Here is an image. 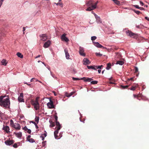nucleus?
I'll return each mask as SVG.
<instances>
[{
    "label": "nucleus",
    "instance_id": "obj_1",
    "mask_svg": "<svg viewBox=\"0 0 149 149\" xmlns=\"http://www.w3.org/2000/svg\"><path fill=\"white\" fill-rule=\"evenodd\" d=\"M0 105L5 109H10V102L8 97L5 98V96H0Z\"/></svg>",
    "mask_w": 149,
    "mask_h": 149
},
{
    "label": "nucleus",
    "instance_id": "obj_2",
    "mask_svg": "<svg viewBox=\"0 0 149 149\" xmlns=\"http://www.w3.org/2000/svg\"><path fill=\"white\" fill-rule=\"evenodd\" d=\"M31 103L33 105L36 110H37V97H36V100L34 101L32 100H31Z\"/></svg>",
    "mask_w": 149,
    "mask_h": 149
},
{
    "label": "nucleus",
    "instance_id": "obj_3",
    "mask_svg": "<svg viewBox=\"0 0 149 149\" xmlns=\"http://www.w3.org/2000/svg\"><path fill=\"white\" fill-rule=\"evenodd\" d=\"M47 105L49 109H53L54 108L53 102L51 98L49 99V102L47 104Z\"/></svg>",
    "mask_w": 149,
    "mask_h": 149
},
{
    "label": "nucleus",
    "instance_id": "obj_4",
    "mask_svg": "<svg viewBox=\"0 0 149 149\" xmlns=\"http://www.w3.org/2000/svg\"><path fill=\"white\" fill-rule=\"evenodd\" d=\"M40 39L42 41H45L47 39V36L46 34H42L39 36Z\"/></svg>",
    "mask_w": 149,
    "mask_h": 149
},
{
    "label": "nucleus",
    "instance_id": "obj_5",
    "mask_svg": "<svg viewBox=\"0 0 149 149\" xmlns=\"http://www.w3.org/2000/svg\"><path fill=\"white\" fill-rule=\"evenodd\" d=\"M126 34L128 36H130V37H134L136 36V34L132 32L131 31L129 30H127L126 31Z\"/></svg>",
    "mask_w": 149,
    "mask_h": 149
},
{
    "label": "nucleus",
    "instance_id": "obj_6",
    "mask_svg": "<svg viewBox=\"0 0 149 149\" xmlns=\"http://www.w3.org/2000/svg\"><path fill=\"white\" fill-rule=\"evenodd\" d=\"M84 52V48L83 47H80L79 48V54L81 56L85 57L86 56V54Z\"/></svg>",
    "mask_w": 149,
    "mask_h": 149
},
{
    "label": "nucleus",
    "instance_id": "obj_7",
    "mask_svg": "<svg viewBox=\"0 0 149 149\" xmlns=\"http://www.w3.org/2000/svg\"><path fill=\"white\" fill-rule=\"evenodd\" d=\"M51 44V41L50 40H48L45 42L43 45V47L45 48H47L49 47Z\"/></svg>",
    "mask_w": 149,
    "mask_h": 149
},
{
    "label": "nucleus",
    "instance_id": "obj_8",
    "mask_svg": "<svg viewBox=\"0 0 149 149\" xmlns=\"http://www.w3.org/2000/svg\"><path fill=\"white\" fill-rule=\"evenodd\" d=\"M66 34L64 33L61 36V39L62 40L66 42H68L69 41L68 38L66 37Z\"/></svg>",
    "mask_w": 149,
    "mask_h": 149
},
{
    "label": "nucleus",
    "instance_id": "obj_9",
    "mask_svg": "<svg viewBox=\"0 0 149 149\" xmlns=\"http://www.w3.org/2000/svg\"><path fill=\"white\" fill-rule=\"evenodd\" d=\"M13 127L17 130H20L21 127L19 124L17 123H14V125L13 126Z\"/></svg>",
    "mask_w": 149,
    "mask_h": 149
},
{
    "label": "nucleus",
    "instance_id": "obj_10",
    "mask_svg": "<svg viewBox=\"0 0 149 149\" xmlns=\"http://www.w3.org/2000/svg\"><path fill=\"white\" fill-rule=\"evenodd\" d=\"M23 93H20V95L19 96L18 100L19 102H24V100L23 99Z\"/></svg>",
    "mask_w": 149,
    "mask_h": 149
},
{
    "label": "nucleus",
    "instance_id": "obj_11",
    "mask_svg": "<svg viewBox=\"0 0 149 149\" xmlns=\"http://www.w3.org/2000/svg\"><path fill=\"white\" fill-rule=\"evenodd\" d=\"M95 14V17L96 19L97 22L98 23H102V21L100 17L97 15L96 14Z\"/></svg>",
    "mask_w": 149,
    "mask_h": 149
},
{
    "label": "nucleus",
    "instance_id": "obj_12",
    "mask_svg": "<svg viewBox=\"0 0 149 149\" xmlns=\"http://www.w3.org/2000/svg\"><path fill=\"white\" fill-rule=\"evenodd\" d=\"M5 144L7 145H10L14 143V141L13 140H7L5 141Z\"/></svg>",
    "mask_w": 149,
    "mask_h": 149
},
{
    "label": "nucleus",
    "instance_id": "obj_13",
    "mask_svg": "<svg viewBox=\"0 0 149 149\" xmlns=\"http://www.w3.org/2000/svg\"><path fill=\"white\" fill-rule=\"evenodd\" d=\"M81 79L82 80H83L85 81L86 82H90L93 80V79L91 78L86 77L82 78H81Z\"/></svg>",
    "mask_w": 149,
    "mask_h": 149
},
{
    "label": "nucleus",
    "instance_id": "obj_14",
    "mask_svg": "<svg viewBox=\"0 0 149 149\" xmlns=\"http://www.w3.org/2000/svg\"><path fill=\"white\" fill-rule=\"evenodd\" d=\"M84 64L85 65H88L90 63V62L86 58H85L83 60Z\"/></svg>",
    "mask_w": 149,
    "mask_h": 149
},
{
    "label": "nucleus",
    "instance_id": "obj_15",
    "mask_svg": "<svg viewBox=\"0 0 149 149\" xmlns=\"http://www.w3.org/2000/svg\"><path fill=\"white\" fill-rule=\"evenodd\" d=\"M93 1L92 0H90L88 1L86 4L87 6H92L93 5Z\"/></svg>",
    "mask_w": 149,
    "mask_h": 149
},
{
    "label": "nucleus",
    "instance_id": "obj_16",
    "mask_svg": "<svg viewBox=\"0 0 149 149\" xmlns=\"http://www.w3.org/2000/svg\"><path fill=\"white\" fill-rule=\"evenodd\" d=\"M56 127L55 128L58 129V130H60L61 128V125L59 123L58 121H56Z\"/></svg>",
    "mask_w": 149,
    "mask_h": 149
},
{
    "label": "nucleus",
    "instance_id": "obj_17",
    "mask_svg": "<svg viewBox=\"0 0 149 149\" xmlns=\"http://www.w3.org/2000/svg\"><path fill=\"white\" fill-rule=\"evenodd\" d=\"M3 129V130L6 131V132L7 133H8L9 132V130L10 129L9 127L8 126H4Z\"/></svg>",
    "mask_w": 149,
    "mask_h": 149
},
{
    "label": "nucleus",
    "instance_id": "obj_18",
    "mask_svg": "<svg viewBox=\"0 0 149 149\" xmlns=\"http://www.w3.org/2000/svg\"><path fill=\"white\" fill-rule=\"evenodd\" d=\"M56 130L54 132V136L55 138L57 139L58 138V136L57 135L58 133V131L59 130H58V129H56Z\"/></svg>",
    "mask_w": 149,
    "mask_h": 149
},
{
    "label": "nucleus",
    "instance_id": "obj_19",
    "mask_svg": "<svg viewBox=\"0 0 149 149\" xmlns=\"http://www.w3.org/2000/svg\"><path fill=\"white\" fill-rule=\"evenodd\" d=\"M65 52V54L66 57L67 59H69L70 55L69 53L68 52V50L67 49H65L64 50Z\"/></svg>",
    "mask_w": 149,
    "mask_h": 149
},
{
    "label": "nucleus",
    "instance_id": "obj_20",
    "mask_svg": "<svg viewBox=\"0 0 149 149\" xmlns=\"http://www.w3.org/2000/svg\"><path fill=\"white\" fill-rule=\"evenodd\" d=\"M30 138L31 136L30 135L28 136L27 137V140L30 142H31L32 143H33L34 142V140L32 138Z\"/></svg>",
    "mask_w": 149,
    "mask_h": 149
},
{
    "label": "nucleus",
    "instance_id": "obj_21",
    "mask_svg": "<svg viewBox=\"0 0 149 149\" xmlns=\"http://www.w3.org/2000/svg\"><path fill=\"white\" fill-rule=\"evenodd\" d=\"M94 45L95 46L99 48H102L104 47L102 45H101L98 42H94Z\"/></svg>",
    "mask_w": 149,
    "mask_h": 149
},
{
    "label": "nucleus",
    "instance_id": "obj_22",
    "mask_svg": "<svg viewBox=\"0 0 149 149\" xmlns=\"http://www.w3.org/2000/svg\"><path fill=\"white\" fill-rule=\"evenodd\" d=\"M49 122L50 123L49 127H54L55 126V123L52 120H49Z\"/></svg>",
    "mask_w": 149,
    "mask_h": 149
},
{
    "label": "nucleus",
    "instance_id": "obj_23",
    "mask_svg": "<svg viewBox=\"0 0 149 149\" xmlns=\"http://www.w3.org/2000/svg\"><path fill=\"white\" fill-rule=\"evenodd\" d=\"M95 9V8H94L93 7V6H89V7L86 9V11H91Z\"/></svg>",
    "mask_w": 149,
    "mask_h": 149
},
{
    "label": "nucleus",
    "instance_id": "obj_24",
    "mask_svg": "<svg viewBox=\"0 0 149 149\" xmlns=\"http://www.w3.org/2000/svg\"><path fill=\"white\" fill-rule=\"evenodd\" d=\"M15 136L18 138H21L22 136V133L21 132H19L18 133H15Z\"/></svg>",
    "mask_w": 149,
    "mask_h": 149
},
{
    "label": "nucleus",
    "instance_id": "obj_25",
    "mask_svg": "<svg viewBox=\"0 0 149 149\" xmlns=\"http://www.w3.org/2000/svg\"><path fill=\"white\" fill-rule=\"evenodd\" d=\"M1 63L2 65L5 66H6L7 64L6 61L5 59L2 60L1 62Z\"/></svg>",
    "mask_w": 149,
    "mask_h": 149
},
{
    "label": "nucleus",
    "instance_id": "obj_26",
    "mask_svg": "<svg viewBox=\"0 0 149 149\" xmlns=\"http://www.w3.org/2000/svg\"><path fill=\"white\" fill-rule=\"evenodd\" d=\"M124 63V62L122 61H118L117 62L116 64H118L120 65H122Z\"/></svg>",
    "mask_w": 149,
    "mask_h": 149
},
{
    "label": "nucleus",
    "instance_id": "obj_27",
    "mask_svg": "<svg viewBox=\"0 0 149 149\" xmlns=\"http://www.w3.org/2000/svg\"><path fill=\"white\" fill-rule=\"evenodd\" d=\"M87 67L88 68V69H92L93 70H96V68L95 67V66H87Z\"/></svg>",
    "mask_w": 149,
    "mask_h": 149
},
{
    "label": "nucleus",
    "instance_id": "obj_28",
    "mask_svg": "<svg viewBox=\"0 0 149 149\" xmlns=\"http://www.w3.org/2000/svg\"><path fill=\"white\" fill-rule=\"evenodd\" d=\"M111 63H108L107 65V67L106 68V69L108 70H109L110 68H111Z\"/></svg>",
    "mask_w": 149,
    "mask_h": 149
},
{
    "label": "nucleus",
    "instance_id": "obj_29",
    "mask_svg": "<svg viewBox=\"0 0 149 149\" xmlns=\"http://www.w3.org/2000/svg\"><path fill=\"white\" fill-rule=\"evenodd\" d=\"M17 55L18 57H19L21 58H22L23 57V55H22L21 53L19 52L17 53Z\"/></svg>",
    "mask_w": 149,
    "mask_h": 149
},
{
    "label": "nucleus",
    "instance_id": "obj_30",
    "mask_svg": "<svg viewBox=\"0 0 149 149\" xmlns=\"http://www.w3.org/2000/svg\"><path fill=\"white\" fill-rule=\"evenodd\" d=\"M120 87L124 89L127 88H128V85L123 86V85H121L120 86Z\"/></svg>",
    "mask_w": 149,
    "mask_h": 149
},
{
    "label": "nucleus",
    "instance_id": "obj_31",
    "mask_svg": "<svg viewBox=\"0 0 149 149\" xmlns=\"http://www.w3.org/2000/svg\"><path fill=\"white\" fill-rule=\"evenodd\" d=\"M98 83V81H93L91 82V84H97Z\"/></svg>",
    "mask_w": 149,
    "mask_h": 149
},
{
    "label": "nucleus",
    "instance_id": "obj_32",
    "mask_svg": "<svg viewBox=\"0 0 149 149\" xmlns=\"http://www.w3.org/2000/svg\"><path fill=\"white\" fill-rule=\"evenodd\" d=\"M98 3V1H97L96 3L94 4V5H93V7L94 8H96V6L97 3Z\"/></svg>",
    "mask_w": 149,
    "mask_h": 149
},
{
    "label": "nucleus",
    "instance_id": "obj_33",
    "mask_svg": "<svg viewBox=\"0 0 149 149\" xmlns=\"http://www.w3.org/2000/svg\"><path fill=\"white\" fill-rule=\"evenodd\" d=\"M95 54L97 56L100 57L102 55V54H101L100 53L96 52L95 53Z\"/></svg>",
    "mask_w": 149,
    "mask_h": 149
},
{
    "label": "nucleus",
    "instance_id": "obj_34",
    "mask_svg": "<svg viewBox=\"0 0 149 149\" xmlns=\"http://www.w3.org/2000/svg\"><path fill=\"white\" fill-rule=\"evenodd\" d=\"M133 10L138 15H139L140 13H141V12L139 11L136 10Z\"/></svg>",
    "mask_w": 149,
    "mask_h": 149
},
{
    "label": "nucleus",
    "instance_id": "obj_35",
    "mask_svg": "<svg viewBox=\"0 0 149 149\" xmlns=\"http://www.w3.org/2000/svg\"><path fill=\"white\" fill-rule=\"evenodd\" d=\"M72 79L74 81H77V80H81V78L80 79L77 78H74V77H72Z\"/></svg>",
    "mask_w": 149,
    "mask_h": 149
},
{
    "label": "nucleus",
    "instance_id": "obj_36",
    "mask_svg": "<svg viewBox=\"0 0 149 149\" xmlns=\"http://www.w3.org/2000/svg\"><path fill=\"white\" fill-rule=\"evenodd\" d=\"M10 123L11 126L13 127V126L14 125V124L13 120H11L10 121Z\"/></svg>",
    "mask_w": 149,
    "mask_h": 149
},
{
    "label": "nucleus",
    "instance_id": "obj_37",
    "mask_svg": "<svg viewBox=\"0 0 149 149\" xmlns=\"http://www.w3.org/2000/svg\"><path fill=\"white\" fill-rule=\"evenodd\" d=\"M103 67V65H100V66H95V67L96 68V69H101L102 67Z\"/></svg>",
    "mask_w": 149,
    "mask_h": 149
},
{
    "label": "nucleus",
    "instance_id": "obj_38",
    "mask_svg": "<svg viewBox=\"0 0 149 149\" xmlns=\"http://www.w3.org/2000/svg\"><path fill=\"white\" fill-rule=\"evenodd\" d=\"M96 37L95 36H92L91 38V40H94L96 38Z\"/></svg>",
    "mask_w": 149,
    "mask_h": 149
},
{
    "label": "nucleus",
    "instance_id": "obj_39",
    "mask_svg": "<svg viewBox=\"0 0 149 149\" xmlns=\"http://www.w3.org/2000/svg\"><path fill=\"white\" fill-rule=\"evenodd\" d=\"M134 69H135L134 72L136 73L138 71V68L137 67H135L134 68Z\"/></svg>",
    "mask_w": 149,
    "mask_h": 149
},
{
    "label": "nucleus",
    "instance_id": "obj_40",
    "mask_svg": "<svg viewBox=\"0 0 149 149\" xmlns=\"http://www.w3.org/2000/svg\"><path fill=\"white\" fill-rule=\"evenodd\" d=\"M31 122L32 123L34 124L36 126V128L37 129V125L36 124V123L34 121H31Z\"/></svg>",
    "mask_w": 149,
    "mask_h": 149
},
{
    "label": "nucleus",
    "instance_id": "obj_41",
    "mask_svg": "<svg viewBox=\"0 0 149 149\" xmlns=\"http://www.w3.org/2000/svg\"><path fill=\"white\" fill-rule=\"evenodd\" d=\"M18 143H15L13 146V147L15 148H17L18 146Z\"/></svg>",
    "mask_w": 149,
    "mask_h": 149
},
{
    "label": "nucleus",
    "instance_id": "obj_42",
    "mask_svg": "<svg viewBox=\"0 0 149 149\" xmlns=\"http://www.w3.org/2000/svg\"><path fill=\"white\" fill-rule=\"evenodd\" d=\"M70 93H65V96L68 97H70Z\"/></svg>",
    "mask_w": 149,
    "mask_h": 149
},
{
    "label": "nucleus",
    "instance_id": "obj_43",
    "mask_svg": "<svg viewBox=\"0 0 149 149\" xmlns=\"http://www.w3.org/2000/svg\"><path fill=\"white\" fill-rule=\"evenodd\" d=\"M34 80H35L36 81H37V79H36V78H33L31 79L30 81H31V82H32Z\"/></svg>",
    "mask_w": 149,
    "mask_h": 149
},
{
    "label": "nucleus",
    "instance_id": "obj_44",
    "mask_svg": "<svg viewBox=\"0 0 149 149\" xmlns=\"http://www.w3.org/2000/svg\"><path fill=\"white\" fill-rule=\"evenodd\" d=\"M136 88V86H132V87L130 89L132 91H134Z\"/></svg>",
    "mask_w": 149,
    "mask_h": 149
},
{
    "label": "nucleus",
    "instance_id": "obj_45",
    "mask_svg": "<svg viewBox=\"0 0 149 149\" xmlns=\"http://www.w3.org/2000/svg\"><path fill=\"white\" fill-rule=\"evenodd\" d=\"M40 137L41 139L42 140H43L44 139L45 137L43 136V135H42L40 136Z\"/></svg>",
    "mask_w": 149,
    "mask_h": 149
},
{
    "label": "nucleus",
    "instance_id": "obj_46",
    "mask_svg": "<svg viewBox=\"0 0 149 149\" xmlns=\"http://www.w3.org/2000/svg\"><path fill=\"white\" fill-rule=\"evenodd\" d=\"M56 5H59L61 6L62 7V3H56Z\"/></svg>",
    "mask_w": 149,
    "mask_h": 149
},
{
    "label": "nucleus",
    "instance_id": "obj_47",
    "mask_svg": "<svg viewBox=\"0 0 149 149\" xmlns=\"http://www.w3.org/2000/svg\"><path fill=\"white\" fill-rule=\"evenodd\" d=\"M133 96L134 98H137L138 99V98L139 97V95H136L135 94L133 95Z\"/></svg>",
    "mask_w": 149,
    "mask_h": 149
},
{
    "label": "nucleus",
    "instance_id": "obj_48",
    "mask_svg": "<svg viewBox=\"0 0 149 149\" xmlns=\"http://www.w3.org/2000/svg\"><path fill=\"white\" fill-rule=\"evenodd\" d=\"M134 6L136 8L138 9H140V7H139L138 5H134Z\"/></svg>",
    "mask_w": 149,
    "mask_h": 149
},
{
    "label": "nucleus",
    "instance_id": "obj_49",
    "mask_svg": "<svg viewBox=\"0 0 149 149\" xmlns=\"http://www.w3.org/2000/svg\"><path fill=\"white\" fill-rule=\"evenodd\" d=\"M23 129L25 131H26L28 129L26 126H25L23 128Z\"/></svg>",
    "mask_w": 149,
    "mask_h": 149
},
{
    "label": "nucleus",
    "instance_id": "obj_50",
    "mask_svg": "<svg viewBox=\"0 0 149 149\" xmlns=\"http://www.w3.org/2000/svg\"><path fill=\"white\" fill-rule=\"evenodd\" d=\"M62 134H61V133H60V135H59V137H58V138H57V139H60L61 137H62Z\"/></svg>",
    "mask_w": 149,
    "mask_h": 149
},
{
    "label": "nucleus",
    "instance_id": "obj_51",
    "mask_svg": "<svg viewBox=\"0 0 149 149\" xmlns=\"http://www.w3.org/2000/svg\"><path fill=\"white\" fill-rule=\"evenodd\" d=\"M29 134H30L31 132V130L30 129H28V130L26 131Z\"/></svg>",
    "mask_w": 149,
    "mask_h": 149
},
{
    "label": "nucleus",
    "instance_id": "obj_52",
    "mask_svg": "<svg viewBox=\"0 0 149 149\" xmlns=\"http://www.w3.org/2000/svg\"><path fill=\"white\" fill-rule=\"evenodd\" d=\"M54 118L56 122L57 121V116H55Z\"/></svg>",
    "mask_w": 149,
    "mask_h": 149
},
{
    "label": "nucleus",
    "instance_id": "obj_53",
    "mask_svg": "<svg viewBox=\"0 0 149 149\" xmlns=\"http://www.w3.org/2000/svg\"><path fill=\"white\" fill-rule=\"evenodd\" d=\"M140 4L141 5V6H143L144 3L142 1H140Z\"/></svg>",
    "mask_w": 149,
    "mask_h": 149
},
{
    "label": "nucleus",
    "instance_id": "obj_54",
    "mask_svg": "<svg viewBox=\"0 0 149 149\" xmlns=\"http://www.w3.org/2000/svg\"><path fill=\"white\" fill-rule=\"evenodd\" d=\"M75 92H71L70 93V96L72 95Z\"/></svg>",
    "mask_w": 149,
    "mask_h": 149
},
{
    "label": "nucleus",
    "instance_id": "obj_55",
    "mask_svg": "<svg viewBox=\"0 0 149 149\" xmlns=\"http://www.w3.org/2000/svg\"><path fill=\"white\" fill-rule=\"evenodd\" d=\"M141 10H144L145 9L143 7H140L139 9Z\"/></svg>",
    "mask_w": 149,
    "mask_h": 149
},
{
    "label": "nucleus",
    "instance_id": "obj_56",
    "mask_svg": "<svg viewBox=\"0 0 149 149\" xmlns=\"http://www.w3.org/2000/svg\"><path fill=\"white\" fill-rule=\"evenodd\" d=\"M145 19L147 20L148 21H149V18L147 17H145Z\"/></svg>",
    "mask_w": 149,
    "mask_h": 149
},
{
    "label": "nucleus",
    "instance_id": "obj_57",
    "mask_svg": "<svg viewBox=\"0 0 149 149\" xmlns=\"http://www.w3.org/2000/svg\"><path fill=\"white\" fill-rule=\"evenodd\" d=\"M53 93H54V95L56 96V95H56V92H55V91H53Z\"/></svg>",
    "mask_w": 149,
    "mask_h": 149
},
{
    "label": "nucleus",
    "instance_id": "obj_58",
    "mask_svg": "<svg viewBox=\"0 0 149 149\" xmlns=\"http://www.w3.org/2000/svg\"><path fill=\"white\" fill-rule=\"evenodd\" d=\"M35 120L36 122H37V117L36 116L35 118Z\"/></svg>",
    "mask_w": 149,
    "mask_h": 149
},
{
    "label": "nucleus",
    "instance_id": "obj_59",
    "mask_svg": "<svg viewBox=\"0 0 149 149\" xmlns=\"http://www.w3.org/2000/svg\"><path fill=\"white\" fill-rule=\"evenodd\" d=\"M98 72L99 73H100L101 72V70L100 69H99L98 70Z\"/></svg>",
    "mask_w": 149,
    "mask_h": 149
},
{
    "label": "nucleus",
    "instance_id": "obj_60",
    "mask_svg": "<svg viewBox=\"0 0 149 149\" xmlns=\"http://www.w3.org/2000/svg\"><path fill=\"white\" fill-rule=\"evenodd\" d=\"M25 84H27V85H29V86H31V84H28V83H27L26 82L25 83Z\"/></svg>",
    "mask_w": 149,
    "mask_h": 149
},
{
    "label": "nucleus",
    "instance_id": "obj_61",
    "mask_svg": "<svg viewBox=\"0 0 149 149\" xmlns=\"http://www.w3.org/2000/svg\"><path fill=\"white\" fill-rule=\"evenodd\" d=\"M23 31H25V27H23Z\"/></svg>",
    "mask_w": 149,
    "mask_h": 149
},
{
    "label": "nucleus",
    "instance_id": "obj_62",
    "mask_svg": "<svg viewBox=\"0 0 149 149\" xmlns=\"http://www.w3.org/2000/svg\"><path fill=\"white\" fill-rule=\"evenodd\" d=\"M42 63V66H43V65H44L45 66V64H44V63L43 62H41Z\"/></svg>",
    "mask_w": 149,
    "mask_h": 149
},
{
    "label": "nucleus",
    "instance_id": "obj_63",
    "mask_svg": "<svg viewBox=\"0 0 149 149\" xmlns=\"http://www.w3.org/2000/svg\"><path fill=\"white\" fill-rule=\"evenodd\" d=\"M91 13H92L94 15V16H95V13H94V12L93 11H92L91 12Z\"/></svg>",
    "mask_w": 149,
    "mask_h": 149
},
{
    "label": "nucleus",
    "instance_id": "obj_64",
    "mask_svg": "<svg viewBox=\"0 0 149 149\" xmlns=\"http://www.w3.org/2000/svg\"><path fill=\"white\" fill-rule=\"evenodd\" d=\"M43 135V136L44 135V137L46 136H47V134H44Z\"/></svg>",
    "mask_w": 149,
    "mask_h": 149
}]
</instances>
